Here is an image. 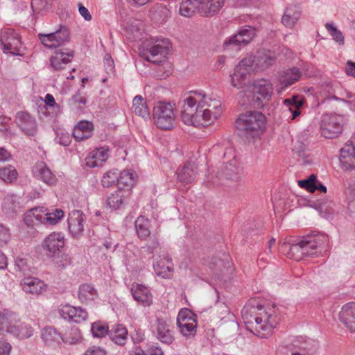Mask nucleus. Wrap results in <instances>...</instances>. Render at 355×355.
<instances>
[{"label": "nucleus", "instance_id": "nucleus-1", "mask_svg": "<svg viewBox=\"0 0 355 355\" xmlns=\"http://www.w3.org/2000/svg\"><path fill=\"white\" fill-rule=\"evenodd\" d=\"M223 112L221 101L204 90L189 92L182 101L181 117L184 124L196 128L213 124Z\"/></svg>", "mask_w": 355, "mask_h": 355}, {"label": "nucleus", "instance_id": "nucleus-2", "mask_svg": "<svg viewBox=\"0 0 355 355\" xmlns=\"http://www.w3.org/2000/svg\"><path fill=\"white\" fill-rule=\"evenodd\" d=\"M241 314L246 329L261 338L269 337L280 320L279 311L275 305L248 304Z\"/></svg>", "mask_w": 355, "mask_h": 355}, {"label": "nucleus", "instance_id": "nucleus-3", "mask_svg": "<svg viewBox=\"0 0 355 355\" xmlns=\"http://www.w3.org/2000/svg\"><path fill=\"white\" fill-rule=\"evenodd\" d=\"M266 117L259 111H246L239 114L235 122L236 129L247 139L261 137L266 130Z\"/></svg>", "mask_w": 355, "mask_h": 355}, {"label": "nucleus", "instance_id": "nucleus-4", "mask_svg": "<svg viewBox=\"0 0 355 355\" xmlns=\"http://www.w3.org/2000/svg\"><path fill=\"white\" fill-rule=\"evenodd\" d=\"M274 87L270 80L266 79L259 80L254 83L252 91H241L239 95L240 97L245 98L243 103H252L258 108H262L268 105L273 95Z\"/></svg>", "mask_w": 355, "mask_h": 355}, {"label": "nucleus", "instance_id": "nucleus-5", "mask_svg": "<svg viewBox=\"0 0 355 355\" xmlns=\"http://www.w3.org/2000/svg\"><path fill=\"white\" fill-rule=\"evenodd\" d=\"M175 104L166 101L157 102L153 110V119L157 128L163 130L172 129L175 123Z\"/></svg>", "mask_w": 355, "mask_h": 355}, {"label": "nucleus", "instance_id": "nucleus-6", "mask_svg": "<svg viewBox=\"0 0 355 355\" xmlns=\"http://www.w3.org/2000/svg\"><path fill=\"white\" fill-rule=\"evenodd\" d=\"M255 72L254 60L252 56L243 58L230 74L232 87L240 89L244 87L248 81L249 76Z\"/></svg>", "mask_w": 355, "mask_h": 355}, {"label": "nucleus", "instance_id": "nucleus-7", "mask_svg": "<svg viewBox=\"0 0 355 355\" xmlns=\"http://www.w3.org/2000/svg\"><path fill=\"white\" fill-rule=\"evenodd\" d=\"M224 158L226 162L218 174L220 178H225L232 180H238L243 172V166L234 149L232 148H226L224 153Z\"/></svg>", "mask_w": 355, "mask_h": 355}, {"label": "nucleus", "instance_id": "nucleus-8", "mask_svg": "<svg viewBox=\"0 0 355 355\" xmlns=\"http://www.w3.org/2000/svg\"><path fill=\"white\" fill-rule=\"evenodd\" d=\"M0 44L5 53L17 55L22 44L19 34L15 29L4 28L1 31Z\"/></svg>", "mask_w": 355, "mask_h": 355}, {"label": "nucleus", "instance_id": "nucleus-9", "mask_svg": "<svg viewBox=\"0 0 355 355\" xmlns=\"http://www.w3.org/2000/svg\"><path fill=\"white\" fill-rule=\"evenodd\" d=\"M70 32L64 25H60L59 28L50 33H39L38 38L46 48L56 49L69 41Z\"/></svg>", "mask_w": 355, "mask_h": 355}, {"label": "nucleus", "instance_id": "nucleus-10", "mask_svg": "<svg viewBox=\"0 0 355 355\" xmlns=\"http://www.w3.org/2000/svg\"><path fill=\"white\" fill-rule=\"evenodd\" d=\"M177 324L180 333L184 336H193L196 333L197 320L196 315L188 309H182L180 311L177 317Z\"/></svg>", "mask_w": 355, "mask_h": 355}, {"label": "nucleus", "instance_id": "nucleus-11", "mask_svg": "<svg viewBox=\"0 0 355 355\" xmlns=\"http://www.w3.org/2000/svg\"><path fill=\"white\" fill-rule=\"evenodd\" d=\"M342 118L336 114H325L320 125L321 134L328 139L337 137L343 131Z\"/></svg>", "mask_w": 355, "mask_h": 355}, {"label": "nucleus", "instance_id": "nucleus-12", "mask_svg": "<svg viewBox=\"0 0 355 355\" xmlns=\"http://www.w3.org/2000/svg\"><path fill=\"white\" fill-rule=\"evenodd\" d=\"M305 257L319 256L327 250V239L321 236H311L301 240Z\"/></svg>", "mask_w": 355, "mask_h": 355}, {"label": "nucleus", "instance_id": "nucleus-13", "mask_svg": "<svg viewBox=\"0 0 355 355\" xmlns=\"http://www.w3.org/2000/svg\"><path fill=\"white\" fill-rule=\"evenodd\" d=\"M58 313L64 320L75 323H81L88 318V313L85 309L73 306L69 304L60 305L58 308Z\"/></svg>", "mask_w": 355, "mask_h": 355}, {"label": "nucleus", "instance_id": "nucleus-14", "mask_svg": "<svg viewBox=\"0 0 355 355\" xmlns=\"http://www.w3.org/2000/svg\"><path fill=\"white\" fill-rule=\"evenodd\" d=\"M33 177L45 184L53 187L57 184L55 173L44 162H37L32 167Z\"/></svg>", "mask_w": 355, "mask_h": 355}, {"label": "nucleus", "instance_id": "nucleus-15", "mask_svg": "<svg viewBox=\"0 0 355 355\" xmlns=\"http://www.w3.org/2000/svg\"><path fill=\"white\" fill-rule=\"evenodd\" d=\"M170 43L168 40L157 42L147 50L146 60L155 64H159L164 61L168 54Z\"/></svg>", "mask_w": 355, "mask_h": 355}, {"label": "nucleus", "instance_id": "nucleus-16", "mask_svg": "<svg viewBox=\"0 0 355 355\" xmlns=\"http://www.w3.org/2000/svg\"><path fill=\"white\" fill-rule=\"evenodd\" d=\"M256 35V30L250 26H245L238 33L229 37L224 42L225 46H245L250 43Z\"/></svg>", "mask_w": 355, "mask_h": 355}, {"label": "nucleus", "instance_id": "nucleus-17", "mask_svg": "<svg viewBox=\"0 0 355 355\" xmlns=\"http://www.w3.org/2000/svg\"><path fill=\"white\" fill-rule=\"evenodd\" d=\"M22 290L33 295H40L48 289V285L37 277L28 276L24 277L20 282Z\"/></svg>", "mask_w": 355, "mask_h": 355}, {"label": "nucleus", "instance_id": "nucleus-18", "mask_svg": "<svg viewBox=\"0 0 355 355\" xmlns=\"http://www.w3.org/2000/svg\"><path fill=\"white\" fill-rule=\"evenodd\" d=\"M209 274L212 278L219 277L220 275L229 273L232 271V264L228 255H224L223 259L213 257L207 263Z\"/></svg>", "mask_w": 355, "mask_h": 355}, {"label": "nucleus", "instance_id": "nucleus-19", "mask_svg": "<svg viewBox=\"0 0 355 355\" xmlns=\"http://www.w3.org/2000/svg\"><path fill=\"white\" fill-rule=\"evenodd\" d=\"M132 194L128 189H123L122 187L111 193L106 200L107 207L111 210L121 209L127 204Z\"/></svg>", "mask_w": 355, "mask_h": 355}, {"label": "nucleus", "instance_id": "nucleus-20", "mask_svg": "<svg viewBox=\"0 0 355 355\" xmlns=\"http://www.w3.org/2000/svg\"><path fill=\"white\" fill-rule=\"evenodd\" d=\"M110 157V149L106 146L96 148L85 157V164L89 168L102 166Z\"/></svg>", "mask_w": 355, "mask_h": 355}, {"label": "nucleus", "instance_id": "nucleus-21", "mask_svg": "<svg viewBox=\"0 0 355 355\" xmlns=\"http://www.w3.org/2000/svg\"><path fill=\"white\" fill-rule=\"evenodd\" d=\"M16 123L24 134L33 136L37 130V123L34 117L26 112H19L16 116Z\"/></svg>", "mask_w": 355, "mask_h": 355}, {"label": "nucleus", "instance_id": "nucleus-22", "mask_svg": "<svg viewBox=\"0 0 355 355\" xmlns=\"http://www.w3.org/2000/svg\"><path fill=\"white\" fill-rule=\"evenodd\" d=\"M304 103L302 98L297 95H294L291 98H286L283 105L286 110L291 114L288 117V121H298L302 113V107Z\"/></svg>", "mask_w": 355, "mask_h": 355}, {"label": "nucleus", "instance_id": "nucleus-23", "mask_svg": "<svg viewBox=\"0 0 355 355\" xmlns=\"http://www.w3.org/2000/svg\"><path fill=\"white\" fill-rule=\"evenodd\" d=\"M65 244L64 236L60 232H52L42 242L44 250L51 254H55L63 248Z\"/></svg>", "mask_w": 355, "mask_h": 355}, {"label": "nucleus", "instance_id": "nucleus-24", "mask_svg": "<svg viewBox=\"0 0 355 355\" xmlns=\"http://www.w3.org/2000/svg\"><path fill=\"white\" fill-rule=\"evenodd\" d=\"M74 57V52L70 49H61L54 52L50 59V64L54 70H61L71 62Z\"/></svg>", "mask_w": 355, "mask_h": 355}, {"label": "nucleus", "instance_id": "nucleus-25", "mask_svg": "<svg viewBox=\"0 0 355 355\" xmlns=\"http://www.w3.org/2000/svg\"><path fill=\"white\" fill-rule=\"evenodd\" d=\"M130 292L133 299L143 306H149L153 303V295L146 286L135 283L131 286Z\"/></svg>", "mask_w": 355, "mask_h": 355}, {"label": "nucleus", "instance_id": "nucleus-26", "mask_svg": "<svg viewBox=\"0 0 355 355\" xmlns=\"http://www.w3.org/2000/svg\"><path fill=\"white\" fill-rule=\"evenodd\" d=\"M45 207H35L25 213L24 221L31 227L45 225Z\"/></svg>", "mask_w": 355, "mask_h": 355}, {"label": "nucleus", "instance_id": "nucleus-27", "mask_svg": "<svg viewBox=\"0 0 355 355\" xmlns=\"http://www.w3.org/2000/svg\"><path fill=\"white\" fill-rule=\"evenodd\" d=\"M249 56H252L254 60L255 71L267 69L272 66L276 60L274 52L266 49H260L255 55Z\"/></svg>", "mask_w": 355, "mask_h": 355}, {"label": "nucleus", "instance_id": "nucleus-28", "mask_svg": "<svg viewBox=\"0 0 355 355\" xmlns=\"http://www.w3.org/2000/svg\"><path fill=\"white\" fill-rule=\"evenodd\" d=\"M85 219V215L80 210H73L69 214L68 228L73 236L83 232Z\"/></svg>", "mask_w": 355, "mask_h": 355}, {"label": "nucleus", "instance_id": "nucleus-29", "mask_svg": "<svg viewBox=\"0 0 355 355\" xmlns=\"http://www.w3.org/2000/svg\"><path fill=\"white\" fill-rule=\"evenodd\" d=\"M173 264L171 259L166 255L159 257L153 264L154 271L156 275L162 278H170L173 275Z\"/></svg>", "mask_w": 355, "mask_h": 355}, {"label": "nucleus", "instance_id": "nucleus-30", "mask_svg": "<svg viewBox=\"0 0 355 355\" xmlns=\"http://www.w3.org/2000/svg\"><path fill=\"white\" fill-rule=\"evenodd\" d=\"M339 319L349 330L355 331V302H351L343 306Z\"/></svg>", "mask_w": 355, "mask_h": 355}, {"label": "nucleus", "instance_id": "nucleus-31", "mask_svg": "<svg viewBox=\"0 0 355 355\" xmlns=\"http://www.w3.org/2000/svg\"><path fill=\"white\" fill-rule=\"evenodd\" d=\"M301 76L302 72L298 68L288 69L279 75V86L280 85L281 89H284L297 82Z\"/></svg>", "mask_w": 355, "mask_h": 355}, {"label": "nucleus", "instance_id": "nucleus-32", "mask_svg": "<svg viewBox=\"0 0 355 355\" xmlns=\"http://www.w3.org/2000/svg\"><path fill=\"white\" fill-rule=\"evenodd\" d=\"M171 10L165 3L155 5L149 11V17L156 24H162L170 17Z\"/></svg>", "mask_w": 355, "mask_h": 355}, {"label": "nucleus", "instance_id": "nucleus-33", "mask_svg": "<svg viewBox=\"0 0 355 355\" xmlns=\"http://www.w3.org/2000/svg\"><path fill=\"white\" fill-rule=\"evenodd\" d=\"M301 12L302 10L299 6H288L282 18V24L288 28H293L299 20Z\"/></svg>", "mask_w": 355, "mask_h": 355}, {"label": "nucleus", "instance_id": "nucleus-34", "mask_svg": "<svg viewBox=\"0 0 355 355\" xmlns=\"http://www.w3.org/2000/svg\"><path fill=\"white\" fill-rule=\"evenodd\" d=\"M157 337L163 343L170 345L173 340L174 338L172 331L169 329V326L166 320L157 317L155 322Z\"/></svg>", "mask_w": 355, "mask_h": 355}, {"label": "nucleus", "instance_id": "nucleus-35", "mask_svg": "<svg viewBox=\"0 0 355 355\" xmlns=\"http://www.w3.org/2000/svg\"><path fill=\"white\" fill-rule=\"evenodd\" d=\"M34 329L30 323L20 322L19 318L17 322L13 324L12 329H10V334L19 339H27L33 335Z\"/></svg>", "mask_w": 355, "mask_h": 355}, {"label": "nucleus", "instance_id": "nucleus-36", "mask_svg": "<svg viewBox=\"0 0 355 355\" xmlns=\"http://www.w3.org/2000/svg\"><path fill=\"white\" fill-rule=\"evenodd\" d=\"M200 12L204 16H212L224 6L225 0H198Z\"/></svg>", "mask_w": 355, "mask_h": 355}, {"label": "nucleus", "instance_id": "nucleus-37", "mask_svg": "<svg viewBox=\"0 0 355 355\" xmlns=\"http://www.w3.org/2000/svg\"><path fill=\"white\" fill-rule=\"evenodd\" d=\"M18 315L8 309L0 311V331L10 333L13 324L17 322Z\"/></svg>", "mask_w": 355, "mask_h": 355}, {"label": "nucleus", "instance_id": "nucleus-38", "mask_svg": "<svg viewBox=\"0 0 355 355\" xmlns=\"http://www.w3.org/2000/svg\"><path fill=\"white\" fill-rule=\"evenodd\" d=\"M94 125L88 121H80L73 128V136L77 141L87 139L93 135Z\"/></svg>", "mask_w": 355, "mask_h": 355}, {"label": "nucleus", "instance_id": "nucleus-39", "mask_svg": "<svg viewBox=\"0 0 355 355\" xmlns=\"http://www.w3.org/2000/svg\"><path fill=\"white\" fill-rule=\"evenodd\" d=\"M45 105L40 108V113L45 116L54 118L61 112V107L60 105L56 103L53 96L51 94H47L44 99Z\"/></svg>", "mask_w": 355, "mask_h": 355}, {"label": "nucleus", "instance_id": "nucleus-40", "mask_svg": "<svg viewBox=\"0 0 355 355\" xmlns=\"http://www.w3.org/2000/svg\"><path fill=\"white\" fill-rule=\"evenodd\" d=\"M197 166L191 162H187L180 170L177 171V176L179 181L184 184L191 183L196 178Z\"/></svg>", "mask_w": 355, "mask_h": 355}, {"label": "nucleus", "instance_id": "nucleus-41", "mask_svg": "<svg viewBox=\"0 0 355 355\" xmlns=\"http://www.w3.org/2000/svg\"><path fill=\"white\" fill-rule=\"evenodd\" d=\"M282 250L288 258L296 261L302 260L305 257L301 241L292 245L284 243L282 246Z\"/></svg>", "mask_w": 355, "mask_h": 355}, {"label": "nucleus", "instance_id": "nucleus-42", "mask_svg": "<svg viewBox=\"0 0 355 355\" xmlns=\"http://www.w3.org/2000/svg\"><path fill=\"white\" fill-rule=\"evenodd\" d=\"M136 179L137 175L132 170H123L121 172L120 175L118 174L119 187H122L123 189L130 190L131 194L132 189L136 182Z\"/></svg>", "mask_w": 355, "mask_h": 355}, {"label": "nucleus", "instance_id": "nucleus-43", "mask_svg": "<svg viewBox=\"0 0 355 355\" xmlns=\"http://www.w3.org/2000/svg\"><path fill=\"white\" fill-rule=\"evenodd\" d=\"M109 336L116 345H124L128 340V330L123 324H115L110 331Z\"/></svg>", "mask_w": 355, "mask_h": 355}, {"label": "nucleus", "instance_id": "nucleus-44", "mask_svg": "<svg viewBox=\"0 0 355 355\" xmlns=\"http://www.w3.org/2000/svg\"><path fill=\"white\" fill-rule=\"evenodd\" d=\"M98 297V292L93 285L83 284L80 286L78 291V298L85 304H89L96 300Z\"/></svg>", "mask_w": 355, "mask_h": 355}, {"label": "nucleus", "instance_id": "nucleus-45", "mask_svg": "<svg viewBox=\"0 0 355 355\" xmlns=\"http://www.w3.org/2000/svg\"><path fill=\"white\" fill-rule=\"evenodd\" d=\"M137 234L141 239L146 240L150 234V221L144 216H139L135 223Z\"/></svg>", "mask_w": 355, "mask_h": 355}, {"label": "nucleus", "instance_id": "nucleus-46", "mask_svg": "<svg viewBox=\"0 0 355 355\" xmlns=\"http://www.w3.org/2000/svg\"><path fill=\"white\" fill-rule=\"evenodd\" d=\"M45 226L55 225L60 222L64 216V213L62 209L59 208L48 209L45 207Z\"/></svg>", "mask_w": 355, "mask_h": 355}, {"label": "nucleus", "instance_id": "nucleus-47", "mask_svg": "<svg viewBox=\"0 0 355 355\" xmlns=\"http://www.w3.org/2000/svg\"><path fill=\"white\" fill-rule=\"evenodd\" d=\"M132 111L143 118L149 116V110L145 98L141 95L136 96L132 101Z\"/></svg>", "mask_w": 355, "mask_h": 355}, {"label": "nucleus", "instance_id": "nucleus-48", "mask_svg": "<svg viewBox=\"0 0 355 355\" xmlns=\"http://www.w3.org/2000/svg\"><path fill=\"white\" fill-rule=\"evenodd\" d=\"M198 0H183L180 3L179 12L182 16L190 17L196 10L200 12Z\"/></svg>", "mask_w": 355, "mask_h": 355}, {"label": "nucleus", "instance_id": "nucleus-49", "mask_svg": "<svg viewBox=\"0 0 355 355\" xmlns=\"http://www.w3.org/2000/svg\"><path fill=\"white\" fill-rule=\"evenodd\" d=\"M41 337L44 342L47 345H51L54 343H60V340H62V336L53 327H46L43 328L41 332Z\"/></svg>", "mask_w": 355, "mask_h": 355}, {"label": "nucleus", "instance_id": "nucleus-50", "mask_svg": "<svg viewBox=\"0 0 355 355\" xmlns=\"http://www.w3.org/2000/svg\"><path fill=\"white\" fill-rule=\"evenodd\" d=\"M18 173L15 166L8 165L0 168V178L7 183H10L17 180Z\"/></svg>", "mask_w": 355, "mask_h": 355}, {"label": "nucleus", "instance_id": "nucleus-51", "mask_svg": "<svg viewBox=\"0 0 355 355\" xmlns=\"http://www.w3.org/2000/svg\"><path fill=\"white\" fill-rule=\"evenodd\" d=\"M82 335L78 327H72L62 336V341L68 345H75L80 343Z\"/></svg>", "mask_w": 355, "mask_h": 355}, {"label": "nucleus", "instance_id": "nucleus-52", "mask_svg": "<svg viewBox=\"0 0 355 355\" xmlns=\"http://www.w3.org/2000/svg\"><path fill=\"white\" fill-rule=\"evenodd\" d=\"M118 182L117 170H109L103 173L101 179V184L105 188H109Z\"/></svg>", "mask_w": 355, "mask_h": 355}, {"label": "nucleus", "instance_id": "nucleus-53", "mask_svg": "<svg viewBox=\"0 0 355 355\" xmlns=\"http://www.w3.org/2000/svg\"><path fill=\"white\" fill-rule=\"evenodd\" d=\"M108 329L105 322L97 321L92 324L91 331L94 337L103 338L109 334Z\"/></svg>", "mask_w": 355, "mask_h": 355}, {"label": "nucleus", "instance_id": "nucleus-54", "mask_svg": "<svg viewBox=\"0 0 355 355\" xmlns=\"http://www.w3.org/2000/svg\"><path fill=\"white\" fill-rule=\"evenodd\" d=\"M15 269L17 272L24 275L31 272V267L28 259L20 256L15 259Z\"/></svg>", "mask_w": 355, "mask_h": 355}, {"label": "nucleus", "instance_id": "nucleus-55", "mask_svg": "<svg viewBox=\"0 0 355 355\" xmlns=\"http://www.w3.org/2000/svg\"><path fill=\"white\" fill-rule=\"evenodd\" d=\"M316 176L311 175L306 180H300L298 182V185L301 188L305 189L306 191L311 193H313L315 191H316Z\"/></svg>", "mask_w": 355, "mask_h": 355}, {"label": "nucleus", "instance_id": "nucleus-56", "mask_svg": "<svg viewBox=\"0 0 355 355\" xmlns=\"http://www.w3.org/2000/svg\"><path fill=\"white\" fill-rule=\"evenodd\" d=\"M325 27L332 38L339 44H344V36L342 32L331 23H327Z\"/></svg>", "mask_w": 355, "mask_h": 355}, {"label": "nucleus", "instance_id": "nucleus-57", "mask_svg": "<svg viewBox=\"0 0 355 355\" xmlns=\"http://www.w3.org/2000/svg\"><path fill=\"white\" fill-rule=\"evenodd\" d=\"M216 312L219 318L221 320L230 314V308L225 303L217 302L215 305Z\"/></svg>", "mask_w": 355, "mask_h": 355}, {"label": "nucleus", "instance_id": "nucleus-58", "mask_svg": "<svg viewBox=\"0 0 355 355\" xmlns=\"http://www.w3.org/2000/svg\"><path fill=\"white\" fill-rule=\"evenodd\" d=\"M10 237L9 230L5 226L0 225V248L6 245L10 240Z\"/></svg>", "mask_w": 355, "mask_h": 355}, {"label": "nucleus", "instance_id": "nucleus-59", "mask_svg": "<svg viewBox=\"0 0 355 355\" xmlns=\"http://www.w3.org/2000/svg\"><path fill=\"white\" fill-rule=\"evenodd\" d=\"M71 263V258L67 254H63L58 257L55 264L60 270H62L69 266Z\"/></svg>", "mask_w": 355, "mask_h": 355}, {"label": "nucleus", "instance_id": "nucleus-60", "mask_svg": "<svg viewBox=\"0 0 355 355\" xmlns=\"http://www.w3.org/2000/svg\"><path fill=\"white\" fill-rule=\"evenodd\" d=\"M84 355H107V352L103 347L93 345L86 349Z\"/></svg>", "mask_w": 355, "mask_h": 355}, {"label": "nucleus", "instance_id": "nucleus-61", "mask_svg": "<svg viewBox=\"0 0 355 355\" xmlns=\"http://www.w3.org/2000/svg\"><path fill=\"white\" fill-rule=\"evenodd\" d=\"M11 349L12 346L9 343L0 340V355H10Z\"/></svg>", "mask_w": 355, "mask_h": 355}, {"label": "nucleus", "instance_id": "nucleus-62", "mask_svg": "<svg viewBox=\"0 0 355 355\" xmlns=\"http://www.w3.org/2000/svg\"><path fill=\"white\" fill-rule=\"evenodd\" d=\"M78 10L80 15L84 18L85 21H89L92 19V16L89 10L83 4L78 3Z\"/></svg>", "mask_w": 355, "mask_h": 355}, {"label": "nucleus", "instance_id": "nucleus-63", "mask_svg": "<svg viewBox=\"0 0 355 355\" xmlns=\"http://www.w3.org/2000/svg\"><path fill=\"white\" fill-rule=\"evenodd\" d=\"M72 100L75 103L79 105H85L87 103V98L80 92L76 93L73 96Z\"/></svg>", "mask_w": 355, "mask_h": 355}, {"label": "nucleus", "instance_id": "nucleus-64", "mask_svg": "<svg viewBox=\"0 0 355 355\" xmlns=\"http://www.w3.org/2000/svg\"><path fill=\"white\" fill-rule=\"evenodd\" d=\"M346 73L349 76L355 77V62L352 61H347L346 67Z\"/></svg>", "mask_w": 355, "mask_h": 355}]
</instances>
